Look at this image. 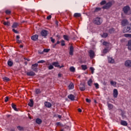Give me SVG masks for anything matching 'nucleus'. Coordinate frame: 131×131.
<instances>
[{
	"mask_svg": "<svg viewBox=\"0 0 131 131\" xmlns=\"http://www.w3.org/2000/svg\"><path fill=\"white\" fill-rule=\"evenodd\" d=\"M43 52H45V53H49V52H50V49H45L43 50Z\"/></svg>",
	"mask_w": 131,
	"mask_h": 131,
	"instance_id": "nucleus-48",
	"label": "nucleus"
},
{
	"mask_svg": "<svg viewBox=\"0 0 131 131\" xmlns=\"http://www.w3.org/2000/svg\"><path fill=\"white\" fill-rule=\"evenodd\" d=\"M128 50L131 51V39L128 40L127 44L126 45Z\"/></svg>",
	"mask_w": 131,
	"mask_h": 131,
	"instance_id": "nucleus-12",
	"label": "nucleus"
},
{
	"mask_svg": "<svg viewBox=\"0 0 131 131\" xmlns=\"http://www.w3.org/2000/svg\"><path fill=\"white\" fill-rule=\"evenodd\" d=\"M49 70H52V69H54V67L52 65H50L48 67Z\"/></svg>",
	"mask_w": 131,
	"mask_h": 131,
	"instance_id": "nucleus-49",
	"label": "nucleus"
},
{
	"mask_svg": "<svg viewBox=\"0 0 131 131\" xmlns=\"http://www.w3.org/2000/svg\"><path fill=\"white\" fill-rule=\"evenodd\" d=\"M3 80L4 81H10V78L5 77L3 78Z\"/></svg>",
	"mask_w": 131,
	"mask_h": 131,
	"instance_id": "nucleus-42",
	"label": "nucleus"
},
{
	"mask_svg": "<svg viewBox=\"0 0 131 131\" xmlns=\"http://www.w3.org/2000/svg\"><path fill=\"white\" fill-rule=\"evenodd\" d=\"M56 46H57V44L56 43L54 44V45H53V48H56Z\"/></svg>",
	"mask_w": 131,
	"mask_h": 131,
	"instance_id": "nucleus-60",
	"label": "nucleus"
},
{
	"mask_svg": "<svg viewBox=\"0 0 131 131\" xmlns=\"http://www.w3.org/2000/svg\"><path fill=\"white\" fill-rule=\"evenodd\" d=\"M123 11L125 14H127L129 11H130V8L128 6H125L123 8Z\"/></svg>",
	"mask_w": 131,
	"mask_h": 131,
	"instance_id": "nucleus-5",
	"label": "nucleus"
},
{
	"mask_svg": "<svg viewBox=\"0 0 131 131\" xmlns=\"http://www.w3.org/2000/svg\"><path fill=\"white\" fill-rule=\"evenodd\" d=\"M17 128L18 130H24V128L22 126H18Z\"/></svg>",
	"mask_w": 131,
	"mask_h": 131,
	"instance_id": "nucleus-38",
	"label": "nucleus"
},
{
	"mask_svg": "<svg viewBox=\"0 0 131 131\" xmlns=\"http://www.w3.org/2000/svg\"><path fill=\"white\" fill-rule=\"evenodd\" d=\"M120 124L123 125L124 126H126L127 125V122L125 121L121 120L120 122Z\"/></svg>",
	"mask_w": 131,
	"mask_h": 131,
	"instance_id": "nucleus-19",
	"label": "nucleus"
},
{
	"mask_svg": "<svg viewBox=\"0 0 131 131\" xmlns=\"http://www.w3.org/2000/svg\"><path fill=\"white\" fill-rule=\"evenodd\" d=\"M93 23H94V24H96V25H101V23H102V21H101V18L99 17L95 18L93 20Z\"/></svg>",
	"mask_w": 131,
	"mask_h": 131,
	"instance_id": "nucleus-2",
	"label": "nucleus"
},
{
	"mask_svg": "<svg viewBox=\"0 0 131 131\" xmlns=\"http://www.w3.org/2000/svg\"><path fill=\"white\" fill-rule=\"evenodd\" d=\"M102 10V8L100 7H96L94 10V13H97V12H99V11H101Z\"/></svg>",
	"mask_w": 131,
	"mask_h": 131,
	"instance_id": "nucleus-28",
	"label": "nucleus"
},
{
	"mask_svg": "<svg viewBox=\"0 0 131 131\" xmlns=\"http://www.w3.org/2000/svg\"><path fill=\"white\" fill-rule=\"evenodd\" d=\"M102 37H104V38H106V37H107V36H108V33H104L102 34Z\"/></svg>",
	"mask_w": 131,
	"mask_h": 131,
	"instance_id": "nucleus-41",
	"label": "nucleus"
},
{
	"mask_svg": "<svg viewBox=\"0 0 131 131\" xmlns=\"http://www.w3.org/2000/svg\"><path fill=\"white\" fill-rule=\"evenodd\" d=\"M86 102L87 103H91V100L89 99L88 98L86 99Z\"/></svg>",
	"mask_w": 131,
	"mask_h": 131,
	"instance_id": "nucleus-56",
	"label": "nucleus"
},
{
	"mask_svg": "<svg viewBox=\"0 0 131 131\" xmlns=\"http://www.w3.org/2000/svg\"><path fill=\"white\" fill-rule=\"evenodd\" d=\"M70 71H71V72H74V71H75V68L73 67H71L70 68Z\"/></svg>",
	"mask_w": 131,
	"mask_h": 131,
	"instance_id": "nucleus-39",
	"label": "nucleus"
},
{
	"mask_svg": "<svg viewBox=\"0 0 131 131\" xmlns=\"http://www.w3.org/2000/svg\"><path fill=\"white\" fill-rule=\"evenodd\" d=\"M16 38H17V39H19V38H20V36L19 35H17Z\"/></svg>",
	"mask_w": 131,
	"mask_h": 131,
	"instance_id": "nucleus-62",
	"label": "nucleus"
},
{
	"mask_svg": "<svg viewBox=\"0 0 131 131\" xmlns=\"http://www.w3.org/2000/svg\"><path fill=\"white\" fill-rule=\"evenodd\" d=\"M51 19H52V15H50L47 16V20H51Z\"/></svg>",
	"mask_w": 131,
	"mask_h": 131,
	"instance_id": "nucleus-51",
	"label": "nucleus"
},
{
	"mask_svg": "<svg viewBox=\"0 0 131 131\" xmlns=\"http://www.w3.org/2000/svg\"><path fill=\"white\" fill-rule=\"evenodd\" d=\"M37 67H38V64L35 63L32 65L31 69L35 71V72H37Z\"/></svg>",
	"mask_w": 131,
	"mask_h": 131,
	"instance_id": "nucleus-4",
	"label": "nucleus"
},
{
	"mask_svg": "<svg viewBox=\"0 0 131 131\" xmlns=\"http://www.w3.org/2000/svg\"><path fill=\"white\" fill-rule=\"evenodd\" d=\"M92 83H93V80L92 79H90L88 81V84L89 86H92Z\"/></svg>",
	"mask_w": 131,
	"mask_h": 131,
	"instance_id": "nucleus-25",
	"label": "nucleus"
},
{
	"mask_svg": "<svg viewBox=\"0 0 131 131\" xmlns=\"http://www.w3.org/2000/svg\"><path fill=\"white\" fill-rule=\"evenodd\" d=\"M111 85H113V86H116V84H117V82L114 81H111Z\"/></svg>",
	"mask_w": 131,
	"mask_h": 131,
	"instance_id": "nucleus-29",
	"label": "nucleus"
},
{
	"mask_svg": "<svg viewBox=\"0 0 131 131\" xmlns=\"http://www.w3.org/2000/svg\"><path fill=\"white\" fill-rule=\"evenodd\" d=\"M123 33H126V32H131V24L130 27H127V28H125L123 30Z\"/></svg>",
	"mask_w": 131,
	"mask_h": 131,
	"instance_id": "nucleus-7",
	"label": "nucleus"
},
{
	"mask_svg": "<svg viewBox=\"0 0 131 131\" xmlns=\"http://www.w3.org/2000/svg\"><path fill=\"white\" fill-rule=\"evenodd\" d=\"M108 63H111L112 64H113V63H114V62H115L114 59L113 58H112V57H108Z\"/></svg>",
	"mask_w": 131,
	"mask_h": 131,
	"instance_id": "nucleus-21",
	"label": "nucleus"
},
{
	"mask_svg": "<svg viewBox=\"0 0 131 131\" xmlns=\"http://www.w3.org/2000/svg\"><path fill=\"white\" fill-rule=\"evenodd\" d=\"M52 65H53V66H55V67H59V63L57 62H53Z\"/></svg>",
	"mask_w": 131,
	"mask_h": 131,
	"instance_id": "nucleus-36",
	"label": "nucleus"
},
{
	"mask_svg": "<svg viewBox=\"0 0 131 131\" xmlns=\"http://www.w3.org/2000/svg\"><path fill=\"white\" fill-rule=\"evenodd\" d=\"M60 41H57V42L56 43V45H59Z\"/></svg>",
	"mask_w": 131,
	"mask_h": 131,
	"instance_id": "nucleus-63",
	"label": "nucleus"
},
{
	"mask_svg": "<svg viewBox=\"0 0 131 131\" xmlns=\"http://www.w3.org/2000/svg\"><path fill=\"white\" fill-rule=\"evenodd\" d=\"M90 70L91 71L92 74H94V71H95V69H94V68H93V67H91Z\"/></svg>",
	"mask_w": 131,
	"mask_h": 131,
	"instance_id": "nucleus-45",
	"label": "nucleus"
},
{
	"mask_svg": "<svg viewBox=\"0 0 131 131\" xmlns=\"http://www.w3.org/2000/svg\"><path fill=\"white\" fill-rule=\"evenodd\" d=\"M68 97L69 99H70V100H71V101H74V100L75 99V96H74V95L72 94L68 95Z\"/></svg>",
	"mask_w": 131,
	"mask_h": 131,
	"instance_id": "nucleus-14",
	"label": "nucleus"
},
{
	"mask_svg": "<svg viewBox=\"0 0 131 131\" xmlns=\"http://www.w3.org/2000/svg\"><path fill=\"white\" fill-rule=\"evenodd\" d=\"M35 93L37 95H39L41 92L40 91V89H36Z\"/></svg>",
	"mask_w": 131,
	"mask_h": 131,
	"instance_id": "nucleus-34",
	"label": "nucleus"
},
{
	"mask_svg": "<svg viewBox=\"0 0 131 131\" xmlns=\"http://www.w3.org/2000/svg\"><path fill=\"white\" fill-rule=\"evenodd\" d=\"M5 13L7 15H10V14L12 13V11H11V10H6Z\"/></svg>",
	"mask_w": 131,
	"mask_h": 131,
	"instance_id": "nucleus-40",
	"label": "nucleus"
},
{
	"mask_svg": "<svg viewBox=\"0 0 131 131\" xmlns=\"http://www.w3.org/2000/svg\"><path fill=\"white\" fill-rule=\"evenodd\" d=\"M12 31H13V32H14V33H18V31L17 30H16L15 29H13Z\"/></svg>",
	"mask_w": 131,
	"mask_h": 131,
	"instance_id": "nucleus-54",
	"label": "nucleus"
},
{
	"mask_svg": "<svg viewBox=\"0 0 131 131\" xmlns=\"http://www.w3.org/2000/svg\"><path fill=\"white\" fill-rule=\"evenodd\" d=\"M74 17H75V18H79L81 17V14L80 13H76L74 14Z\"/></svg>",
	"mask_w": 131,
	"mask_h": 131,
	"instance_id": "nucleus-23",
	"label": "nucleus"
},
{
	"mask_svg": "<svg viewBox=\"0 0 131 131\" xmlns=\"http://www.w3.org/2000/svg\"><path fill=\"white\" fill-rule=\"evenodd\" d=\"M8 66H10V67H12V66H13V62L9 60L8 61Z\"/></svg>",
	"mask_w": 131,
	"mask_h": 131,
	"instance_id": "nucleus-35",
	"label": "nucleus"
},
{
	"mask_svg": "<svg viewBox=\"0 0 131 131\" xmlns=\"http://www.w3.org/2000/svg\"><path fill=\"white\" fill-rule=\"evenodd\" d=\"M81 67L82 68V70H86V69H88V66H86V65H81Z\"/></svg>",
	"mask_w": 131,
	"mask_h": 131,
	"instance_id": "nucleus-26",
	"label": "nucleus"
},
{
	"mask_svg": "<svg viewBox=\"0 0 131 131\" xmlns=\"http://www.w3.org/2000/svg\"><path fill=\"white\" fill-rule=\"evenodd\" d=\"M48 32L47 30H43L40 32V34L41 36L46 37L48 35Z\"/></svg>",
	"mask_w": 131,
	"mask_h": 131,
	"instance_id": "nucleus-6",
	"label": "nucleus"
},
{
	"mask_svg": "<svg viewBox=\"0 0 131 131\" xmlns=\"http://www.w3.org/2000/svg\"><path fill=\"white\" fill-rule=\"evenodd\" d=\"M101 6H104V5H106V1L103 0L100 3Z\"/></svg>",
	"mask_w": 131,
	"mask_h": 131,
	"instance_id": "nucleus-44",
	"label": "nucleus"
},
{
	"mask_svg": "<svg viewBox=\"0 0 131 131\" xmlns=\"http://www.w3.org/2000/svg\"><path fill=\"white\" fill-rule=\"evenodd\" d=\"M113 97L114 98H117V97H118V91L117 89H114Z\"/></svg>",
	"mask_w": 131,
	"mask_h": 131,
	"instance_id": "nucleus-9",
	"label": "nucleus"
},
{
	"mask_svg": "<svg viewBox=\"0 0 131 131\" xmlns=\"http://www.w3.org/2000/svg\"><path fill=\"white\" fill-rule=\"evenodd\" d=\"M78 112H79V113H81V112H82V111L80 108H78Z\"/></svg>",
	"mask_w": 131,
	"mask_h": 131,
	"instance_id": "nucleus-57",
	"label": "nucleus"
},
{
	"mask_svg": "<svg viewBox=\"0 0 131 131\" xmlns=\"http://www.w3.org/2000/svg\"><path fill=\"white\" fill-rule=\"evenodd\" d=\"M19 26V25L17 23H14L13 25L12 26V28H17Z\"/></svg>",
	"mask_w": 131,
	"mask_h": 131,
	"instance_id": "nucleus-24",
	"label": "nucleus"
},
{
	"mask_svg": "<svg viewBox=\"0 0 131 131\" xmlns=\"http://www.w3.org/2000/svg\"><path fill=\"white\" fill-rule=\"evenodd\" d=\"M63 37L65 40H67L68 41L69 40V36L68 35H64Z\"/></svg>",
	"mask_w": 131,
	"mask_h": 131,
	"instance_id": "nucleus-30",
	"label": "nucleus"
},
{
	"mask_svg": "<svg viewBox=\"0 0 131 131\" xmlns=\"http://www.w3.org/2000/svg\"><path fill=\"white\" fill-rule=\"evenodd\" d=\"M42 122V120L39 118H37L36 119V123H37V124H41V123Z\"/></svg>",
	"mask_w": 131,
	"mask_h": 131,
	"instance_id": "nucleus-22",
	"label": "nucleus"
},
{
	"mask_svg": "<svg viewBox=\"0 0 131 131\" xmlns=\"http://www.w3.org/2000/svg\"><path fill=\"white\" fill-rule=\"evenodd\" d=\"M45 106L47 108H51L52 107V103L49 102H45Z\"/></svg>",
	"mask_w": 131,
	"mask_h": 131,
	"instance_id": "nucleus-15",
	"label": "nucleus"
},
{
	"mask_svg": "<svg viewBox=\"0 0 131 131\" xmlns=\"http://www.w3.org/2000/svg\"><path fill=\"white\" fill-rule=\"evenodd\" d=\"M8 101H9V97H6L5 98V103H7V102H8Z\"/></svg>",
	"mask_w": 131,
	"mask_h": 131,
	"instance_id": "nucleus-52",
	"label": "nucleus"
},
{
	"mask_svg": "<svg viewBox=\"0 0 131 131\" xmlns=\"http://www.w3.org/2000/svg\"><path fill=\"white\" fill-rule=\"evenodd\" d=\"M46 62V61H45V60H39V61H38V62H37V63H38V64H39V63H45Z\"/></svg>",
	"mask_w": 131,
	"mask_h": 131,
	"instance_id": "nucleus-47",
	"label": "nucleus"
},
{
	"mask_svg": "<svg viewBox=\"0 0 131 131\" xmlns=\"http://www.w3.org/2000/svg\"><path fill=\"white\" fill-rule=\"evenodd\" d=\"M11 106L15 111H18V110H17V107H16V105L15 104L12 103Z\"/></svg>",
	"mask_w": 131,
	"mask_h": 131,
	"instance_id": "nucleus-27",
	"label": "nucleus"
},
{
	"mask_svg": "<svg viewBox=\"0 0 131 131\" xmlns=\"http://www.w3.org/2000/svg\"><path fill=\"white\" fill-rule=\"evenodd\" d=\"M108 108L109 110H112V109H113V105L110 103H108Z\"/></svg>",
	"mask_w": 131,
	"mask_h": 131,
	"instance_id": "nucleus-31",
	"label": "nucleus"
},
{
	"mask_svg": "<svg viewBox=\"0 0 131 131\" xmlns=\"http://www.w3.org/2000/svg\"><path fill=\"white\" fill-rule=\"evenodd\" d=\"M56 125H57V126L61 125V123L60 122H57L56 123Z\"/></svg>",
	"mask_w": 131,
	"mask_h": 131,
	"instance_id": "nucleus-58",
	"label": "nucleus"
},
{
	"mask_svg": "<svg viewBox=\"0 0 131 131\" xmlns=\"http://www.w3.org/2000/svg\"><path fill=\"white\" fill-rule=\"evenodd\" d=\"M74 89V84L73 83H71L68 86L69 90H73Z\"/></svg>",
	"mask_w": 131,
	"mask_h": 131,
	"instance_id": "nucleus-20",
	"label": "nucleus"
},
{
	"mask_svg": "<svg viewBox=\"0 0 131 131\" xmlns=\"http://www.w3.org/2000/svg\"><path fill=\"white\" fill-rule=\"evenodd\" d=\"M90 54V57L91 59H93L94 58V56H95V52H94V51L90 50L89 52Z\"/></svg>",
	"mask_w": 131,
	"mask_h": 131,
	"instance_id": "nucleus-13",
	"label": "nucleus"
},
{
	"mask_svg": "<svg viewBox=\"0 0 131 131\" xmlns=\"http://www.w3.org/2000/svg\"><path fill=\"white\" fill-rule=\"evenodd\" d=\"M60 42H61V46L62 47H64V46H65V41H64V40H61Z\"/></svg>",
	"mask_w": 131,
	"mask_h": 131,
	"instance_id": "nucleus-43",
	"label": "nucleus"
},
{
	"mask_svg": "<svg viewBox=\"0 0 131 131\" xmlns=\"http://www.w3.org/2000/svg\"><path fill=\"white\" fill-rule=\"evenodd\" d=\"M113 4H114V2H109L106 3L105 5L102 7V9H103V10H107V9H110V8L112 7V5H113Z\"/></svg>",
	"mask_w": 131,
	"mask_h": 131,
	"instance_id": "nucleus-1",
	"label": "nucleus"
},
{
	"mask_svg": "<svg viewBox=\"0 0 131 131\" xmlns=\"http://www.w3.org/2000/svg\"><path fill=\"white\" fill-rule=\"evenodd\" d=\"M108 45H109V43L108 42L104 41L103 42V46H108Z\"/></svg>",
	"mask_w": 131,
	"mask_h": 131,
	"instance_id": "nucleus-50",
	"label": "nucleus"
},
{
	"mask_svg": "<svg viewBox=\"0 0 131 131\" xmlns=\"http://www.w3.org/2000/svg\"><path fill=\"white\" fill-rule=\"evenodd\" d=\"M124 36L125 37H128L129 38H131V34H124Z\"/></svg>",
	"mask_w": 131,
	"mask_h": 131,
	"instance_id": "nucleus-33",
	"label": "nucleus"
},
{
	"mask_svg": "<svg viewBox=\"0 0 131 131\" xmlns=\"http://www.w3.org/2000/svg\"><path fill=\"white\" fill-rule=\"evenodd\" d=\"M114 31H115V28H112L108 30V32H110V33H113V32H114Z\"/></svg>",
	"mask_w": 131,
	"mask_h": 131,
	"instance_id": "nucleus-37",
	"label": "nucleus"
},
{
	"mask_svg": "<svg viewBox=\"0 0 131 131\" xmlns=\"http://www.w3.org/2000/svg\"><path fill=\"white\" fill-rule=\"evenodd\" d=\"M27 75H28V76H34L35 73L32 71H30L27 73Z\"/></svg>",
	"mask_w": 131,
	"mask_h": 131,
	"instance_id": "nucleus-16",
	"label": "nucleus"
},
{
	"mask_svg": "<svg viewBox=\"0 0 131 131\" xmlns=\"http://www.w3.org/2000/svg\"><path fill=\"white\" fill-rule=\"evenodd\" d=\"M3 24L5 26H10V25H11V24L9 21H7V22L4 21L3 23Z\"/></svg>",
	"mask_w": 131,
	"mask_h": 131,
	"instance_id": "nucleus-32",
	"label": "nucleus"
},
{
	"mask_svg": "<svg viewBox=\"0 0 131 131\" xmlns=\"http://www.w3.org/2000/svg\"><path fill=\"white\" fill-rule=\"evenodd\" d=\"M33 104H34L33 99H31L30 100V102L28 103V105L29 106H30V107H33Z\"/></svg>",
	"mask_w": 131,
	"mask_h": 131,
	"instance_id": "nucleus-18",
	"label": "nucleus"
},
{
	"mask_svg": "<svg viewBox=\"0 0 131 131\" xmlns=\"http://www.w3.org/2000/svg\"><path fill=\"white\" fill-rule=\"evenodd\" d=\"M73 52H74V48L73 46L70 47V52L69 54L71 56H73Z\"/></svg>",
	"mask_w": 131,
	"mask_h": 131,
	"instance_id": "nucleus-10",
	"label": "nucleus"
},
{
	"mask_svg": "<svg viewBox=\"0 0 131 131\" xmlns=\"http://www.w3.org/2000/svg\"><path fill=\"white\" fill-rule=\"evenodd\" d=\"M19 48H23V45H20Z\"/></svg>",
	"mask_w": 131,
	"mask_h": 131,
	"instance_id": "nucleus-64",
	"label": "nucleus"
},
{
	"mask_svg": "<svg viewBox=\"0 0 131 131\" xmlns=\"http://www.w3.org/2000/svg\"><path fill=\"white\" fill-rule=\"evenodd\" d=\"M94 85L96 89H99V84L98 83H95Z\"/></svg>",
	"mask_w": 131,
	"mask_h": 131,
	"instance_id": "nucleus-46",
	"label": "nucleus"
},
{
	"mask_svg": "<svg viewBox=\"0 0 131 131\" xmlns=\"http://www.w3.org/2000/svg\"><path fill=\"white\" fill-rule=\"evenodd\" d=\"M58 118H59V119H61V118H62V116L61 115H58Z\"/></svg>",
	"mask_w": 131,
	"mask_h": 131,
	"instance_id": "nucleus-59",
	"label": "nucleus"
},
{
	"mask_svg": "<svg viewBox=\"0 0 131 131\" xmlns=\"http://www.w3.org/2000/svg\"><path fill=\"white\" fill-rule=\"evenodd\" d=\"M16 42L17 43H21V42H22V41L21 40H19V39H18L16 40Z\"/></svg>",
	"mask_w": 131,
	"mask_h": 131,
	"instance_id": "nucleus-55",
	"label": "nucleus"
},
{
	"mask_svg": "<svg viewBox=\"0 0 131 131\" xmlns=\"http://www.w3.org/2000/svg\"><path fill=\"white\" fill-rule=\"evenodd\" d=\"M31 39L33 40L34 41H36V40H37L38 39V35H34L31 37Z\"/></svg>",
	"mask_w": 131,
	"mask_h": 131,
	"instance_id": "nucleus-11",
	"label": "nucleus"
},
{
	"mask_svg": "<svg viewBox=\"0 0 131 131\" xmlns=\"http://www.w3.org/2000/svg\"><path fill=\"white\" fill-rule=\"evenodd\" d=\"M79 90L81 92H84L85 91V84L80 83L79 85Z\"/></svg>",
	"mask_w": 131,
	"mask_h": 131,
	"instance_id": "nucleus-3",
	"label": "nucleus"
},
{
	"mask_svg": "<svg viewBox=\"0 0 131 131\" xmlns=\"http://www.w3.org/2000/svg\"><path fill=\"white\" fill-rule=\"evenodd\" d=\"M58 77H61V76H62V74H58Z\"/></svg>",
	"mask_w": 131,
	"mask_h": 131,
	"instance_id": "nucleus-61",
	"label": "nucleus"
},
{
	"mask_svg": "<svg viewBox=\"0 0 131 131\" xmlns=\"http://www.w3.org/2000/svg\"><path fill=\"white\" fill-rule=\"evenodd\" d=\"M127 23H128L127 20L123 19L122 21L121 24H122V26H126V25H127Z\"/></svg>",
	"mask_w": 131,
	"mask_h": 131,
	"instance_id": "nucleus-17",
	"label": "nucleus"
},
{
	"mask_svg": "<svg viewBox=\"0 0 131 131\" xmlns=\"http://www.w3.org/2000/svg\"><path fill=\"white\" fill-rule=\"evenodd\" d=\"M50 38L51 39L52 42H53V43H54L55 42V39L53 38V37H51Z\"/></svg>",
	"mask_w": 131,
	"mask_h": 131,
	"instance_id": "nucleus-53",
	"label": "nucleus"
},
{
	"mask_svg": "<svg viewBox=\"0 0 131 131\" xmlns=\"http://www.w3.org/2000/svg\"><path fill=\"white\" fill-rule=\"evenodd\" d=\"M125 66H126V67H128V68H130V67H131V60H126L125 62Z\"/></svg>",
	"mask_w": 131,
	"mask_h": 131,
	"instance_id": "nucleus-8",
	"label": "nucleus"
}]
</instances>
